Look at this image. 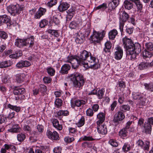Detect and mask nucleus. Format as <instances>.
I'll list each match as a JSON object with an SVG mask.
<instances>
[{"label":"nucleus","mask_w":153,"mask_h":153,"mask_svg":"<svg viewBox=\"0 0 153 153\" xmlns=\"http://www.w3.org/2000/svg\"><path fill=\"white\" fill-rule=\"evenodd\" d=\"M67 62L71 63L72 68L76 69L79 65L85 67H91L95 69L98 68V60L91 53L86 50L81 52L79 56L71 55L68 57Z\"/></svg>","instance_id":"1"},{"label":"nucleus","mask_w":153,"mask_h":153,"mask_svg":"<svg viewBox=\"0 0 153 153\" xmlns=\"http://www.w3.org/2000/svg\"><path fill=\"white\" fill-rule=\"evenodd\" d=\"M123 42L126 48L127 56L130 60L135 59L141 51L140 45L138 43L134 44L131 39H123Z\"/></svg>","instance_id":"2"},{"label":"nucleus","mask_w":153,"mask_h":153,"mask_svg":"<svg viewBox=\"0 0 153 153\" xmlns=\"http://www.w3.org/2000/svg\"><path fill=\"white\" fill-rule=\"evenodd\" d=\"M68 77L72 82L74 88L78 90L82 88L85 82L84 77L82 74L75 72L69 75Z\"/></svg>","instance_id":"3"},{"label":"nucleus","mask_w":153,"mask_h":153,"mask_svg":"<svg viewBox=\"0 0 153 153\" xmlns=\"http://www.w3.org/2000/svg\"><path fill=\"white\" fill-rule=\"evenodd\" d=\"M120 1V0H110V1L108 3V7L107 3H104L95 8V10L101 9L104 10L108 7L107 12L110 13L119 5Z\"/></svg>","instance_id":"4"},{"label":"nucleus","mask_w":153,"mask_h":153,"mask_svg":"<svg viewBox=\"0 0 153 153\" xmlns=\"http://www.w3.org/2000/svg\"><path fill=\"white\" fill-rule=\"evenodd\" d=\"M7 9L8 12L13 16L19 14L23 10V7L19 4L16 5H10L7 7Z\"/></svg>","instance_id":"5"},{"label":"nucleus","mask_w":153,"mask_h":153,"mask_svg":"<svg viewBox=\"0 0 153 153\" xmlns=\"http://www.w3.org/2000/svg\"><path fill=\"white\" fill-rule=\"evenodd\" d=\"M0 24L3 25L7 24V26L10 27L13 23L11 21L10 17L7 15L0 16Z\"/></svg>","instance_id":"6"},{"label":"nucleus","mask_w":153,"mask_h":153,"mask_svg":"<svg viewBox=\"0 0 153 153\" xmlns=\"http://www.w3.org/2000/svg\"><path fill=\"white\" fill-rule=\"evenodd\" d=\"M129 18L128 14L125 11H123L120 19L119 27L121 31L123 30L125 23L128 20Z\"/></svg>","instance_id":"7"},{"label":"nucleus","mask_w":153,"mask_h":153,"mask_svg":"<svg viewBox=\"0 0 153 153\" xmlns=\"http://www.w3.org/2000/svg\"><path fill=\"white\" fill-rule=\"evenodd\" d=\"M16 148L13 144L6 143L4 145L0 150L1 153H6L7 151H15Z\"/></svg>","instance_id":"8"},{"label":"nucleus","mask_w":153,"mask_h":153,"mask_svg":"<svg viewBox=\"0 0 153 153\" xmlns=\"http://www.w3.org/2000/svg\"><path fill=\"white\" fill-rule=\"evenodd\" d=\"M114 58L119 60L121 59L123 54V51L122 48L119 45H117L114 49Z\"/></svg>","instance_id":"9"},{"label":"nucleus","mask_w":153,"mask_h":153,"mask_svg":"<svg viewBox=\"0 0 153 153\" xmlns=\"http://www.w3.org/2000/svg\"><path fill=\"white\" fill-rule=\"evenodd\" d=\"M86 103V102L85 100H71V106L73 108H74L76 107H79Z\"/></svg>","instance_id":"10"},{"label":"nucleus","mask_w":153,"mask_h":153,"mask_svg":"<svg viewBox=\"0 0 153 153\" xmlns=\"http://www.w3.org/2000/svg\"><path fill=\"white\" fill-rule=\"evenodd\" d=\"M106 32L105 30H102L100 32L97 31L93 30V34L90 37V38H93L94 37L95 38H103L105 37Z\"/></svg>","instance_id":"11"},{"label":"nucleus","mask_w":153,"mask_h":153,"mask_svg":"<svg viewBox=\"0 0 153 153\" xmlns=\"http://www.w3.org/2000/svg\"><path fill=\"white\" fill-rule=\"evenodd\" d=\"M125 118V116L122 111H119L114 115L113 121L115 123H119L120 121H122Z\"/></svg>","instance_id":"12"},{"label":"nucleus","mask_w":153,"mask_h":153,"mask_svg":"<svg viewBox=\"0 0 153 153\" xmlns=\"http://www.w3.org/2000/svg\"><path fill=\"white\" fill-rule=\"evenodd\" d=\"M47 11L46 8L40 7L34 15V18L36 19H39L41 17L44 15Z\"/></svg>","instance_id":"13"},{"label":"nucleus","mask_w":153,"mask_h":153,"mask_svg":"<svg viewBox=\"0 0 153 153\" xmlns=\"http://www.w3.org/2000/svg\"><path fill=\"white\" fill-rule=\"evenodd\" d=\"M105 118V114L102 112H100L97 115V125L102 124L104 121Z\"/></svg>","instance_id":"14"},{"label":"nucleus","mask_w":153,"mask_h":153,"mask_svg":"<svg viewBox=\"0 0 153 153\" xmlns=\"http://www.w3.org/2000/svg\"><path fill=\"white\" fill-rule=\"evenodd\" d=\"M142 132L146 134H150L152 130V126L150 125L149 123L145 122L144 123L143 126Z\"/></svg>","instance_id":"15"},{"label":"nucleus","mask_w":153,"mask_h":153,"mask_svg":"<svg viewBox=\"0 0 153 153\" xmlns=\"http://www.w3.org/2000/svg\"><path fill=\"white\" fill-rule=\"evenodd\" d=\"M30 65V63L27 61L21 60L16 65V67L18 68H21L23 67H27Z\"/></svg>","instance_id":"16"},{"label":"nucleus","mask_w":153,"mask_h":153,"mask_svg":"<svg viewBox=\"0 0 153 153\" xmlns=\"http://www.w3.org/2000/svg\"><path fill=\"white\" fill-rule=\"evenodd\" d=\"M47 134L48 137L52 139L57 140L59 139V134L56 131H54L52 132L49 130H48Z\"/></svg>","instance_id":"17"},{"label":"nucleus","mask_w":153,"mask_h":153,"mask_svg":"<svg viewBox=\"0 0 153 153\" xmlns=\"http://www.w3.org/2000/svg\"><path fill=\"white\" fill-rule=\"evenodd\" d=\"M97 131L99 133L102 135H105L107 133V129L105 125H97Z\"/></svg>","instance_id":"18"},{"label":"nucleus","mask_w":153,"mask_h":153,"mask_svg":"<svg viewBox=\"0 0 153 153\" xmlns=\"http://www.w3.org/2000/svg\"><path fill=\"white\" fill-rule=\"evenodd\" d=\"M153 65V60L151 63L147 62H142L139 64L138 66V68L140 70H143L146 69L149 67Z\"/></svg>","instance_id":"19"},{"label":"nucleus","mask_w":153,"mask_h":153,"mask_svg":"<svg viewBox=\"0 0 153 153\" xmlns=\"http://www.w3.org/2000/svg\"><path fill=\"white\" fill-rule=\"evenodd\" d=\"M27 41L26 39H16L15 45L21 48L27 45Z\"/></svg>","instance_id":"20"},{"label":"nucleus","mask_w":153,"mask_h":153,"mask_svg":"<svg viewBox=\"0 0 153 153\" xmlns=\"http://www.w3.org/2000/svg\"><path fill=\"white\" fill-rule=\"evenodd\" d=\"M70 6V4L66 2H62L58 7V9L60 12H63L67 10Z\"/></svg>","instance_id":"21"},{"label":"nucleus","mask_w":153,"mask_h":153,"mask_svg":"<svg viewBox=\"0 0 153 153\" xmlns=\"http://www.w3.org/2000/svg\"><path fill=\"white\" fill-rule=\"evenodd\" d=\"M9 126L10 128L8 130L9 132L16 133L19 132L20 131V127L18 125L15 124H10Z\"/></svg>","instance_id":"22"},{"label":"nucleus","mask_w":153,"mask_h":153,"mask_svg":"<svg viewBox=\"0 0 153 153\" xmlns=\"http://www.w3.org/2000/svg\"><path fill=\"white\" fill-rule=\"evenodd\" d=\"M25 75L24 74H16L15 76V82L19 83H21L24 82Z\"/></svg>","instance_id":"23"},{"label":"nucleus","mask_w":153,"mask_h":153,"mask_svg":"<svg viewBox=\"0 0 153 153\" xmlns=\"http://www.w3.org/2000/svg\"><path fill=\"white\" fill-rule=\"evenodd\" d=\"M70 68L71 67L69 65L65 64L61 67L60 72L63 74H67L68 71L70 70Z\"/></svg>","instance_id":"24"},{"label":"nucleus","mask_w":153,"mask_h":153,"mask_svg":"<svg viewBox=\"0 0 153 153\" xmlns=\"http://www.w3.org/2000/svg\"><path fill=\"white\" fill-rule=\"evenodd\" d=\"M143 58L145 60L149 61L150 58L152 56V53L145 49L143 51Z\"/></svg>","instance_id":"25"},{"label":"nucleus","mask_w":153,"mask_h":153,"mask_svg":"<svg viewBox=\"0 0 153 153\" xmlns=\"http://www.w3.org/2000/svg\"><path fill=\"white\" fill-rule=\"evenodd\" d=\"M12 64L13 63L10 60L2 61L0 62V68H7L11 66Z\"/></svg>","instance_id":"26"},{"label":"nucleus","mask_w":153,"mask_h":153,"mask_svg":"<svg viewBox=\"0 0 153 153\" xmlns=\"http://www.w3.org/2000/svg\"><path fill=\"white\" fill-rule=\"evenodd\" d=\"M131 1L130 0H125L124 1L123 5L126 9L130 10L132 8L133 4Z\"/></svg>","instance_id":"27"},{"label":"nucleus","mask_w":153,"mask_h":153,"mask_svg":"<svg viewBox=\"0 0 153 153\" xmlns=\"http://www.w3.org/2000/svg\"><path fill=\"white\" fill-rule=\"evenodd\" d=\"M53 126L58 130H61L62 129V125L59 124V122L56 119H53L52 121Z\"/></svg>","instance_id":"28"},{"label":"nucleus","mask_w":153,"mask_h":153,"mask_svg":"<svg viewBox=\"0 0 153 153\" xmlns=\"http://www.w3.org/2000/svg\"><path fill=\"white\" fill-rule=\"evenodd\" d=\"M111 46V43L109 41H107L105 44V47L103 49V51L105 53H110Z\"/></svg>","instance_id":"29"},{"label":"nucleus","mask_w":153,"mask_h":153,"mask_svg":"<svg viewBox=\"0 0 153 153\" xmlns=\"http://www.w3.org/2000/svg\"><path fill=\"white\" fill-rule=\"evenodd\" d=\"M25 92V89L24 88H17L15 87L13 93L15 95H19L23 94Z\"/></svg>","instance_id":"30"},{"label":"nucleus","mask_w":153,"mask_h":153,"mask_svg":"<svg viewBox=\"0 0 153 153\" xmlns=\"http://www.w3.org/2000/svg\"><path fill=\"white\" fill-rule=\"evenodd\" d=\"M146 99L145 98L141 97L138 100L137 105L140 108H142V106H144L146 105Z\"/></svg>","instance_id":"31"},{"label":"nucleus","mask_w":153,"mask_h":153,"mask_svg":"<svg viewBox=\"0 0 153 153\" xmlns=\"http://www.w3.org/2000/svg\"><path fill=\"white\" fill-rule=\"evenodd\" d=\"M22 55V54L21 51H16L15 53L10 55L9 56L10 58L17 59L21 56Z\"/></svg>","instance_id":"32"},{"label":"nucleus","mask_w":153,"mask_h":153,"mask_svg":"<svg viewBox=\"0 0 153 153\" xmlns=\"http://www.w3.org/2000/svg\"><path fill=\"white\" fill-rule=\"evenodd\" d=\"M118 34V32L116 29H113L108 33L109 38H115Z\"/></svg>","instance_id":"33"},{"label":"nucleus","mask_w":153,"mask_h":153,"mask_svg":"<svg viewBox=\"0 0 153 153\" xmlns=\"http://www.w3.org/2000/svg\"><path fill=\"white\" fill-rule=\"evenodd\" d=\"M128 129L125 128H123L120 130L119 132V135L121 137H126L128 134Z\"/></svg>","instance_id":"34"},{"label":"nucleus","mask_w":153,"mask_h":153,"mask_svg":"<svg viewBox=\"0 0 153 153\" xmlns=\"http://www.w3.org/2000/svg\"><path fill=\"white\" fill-rule=\"evenodd\" d=\"M47 31L48 33L55 37H58L59 36L60 34L58 33V30L49 29L47 30Z\"/></svg>","instance_id":"35"},{"label":"nucleus","mask_w":153,"mask_h":153,"mask_svg":"<svg viewBox=\"0 0 153 153\" xmlns=\"http://www.w3.org/2000/svg\"><path fill=\"white\" fill-rule=\"evenodd\" d=\"M145 86V88L147 90L151 92L153 91V83L150 82L149 83H145L143 85Z\"/></svg>","instance_id":"36"},{"label":"nucleus","mask_w":153,"mask_h":153,"mask_svg":"<svg viewBox=\"0 0 153 153\" xmlns=\"http://www.w3.org/2000/svg\"><path fill=\"white\" fill-rule=\"evenodd\" d=\"M7 108L13 110L17 112H19L21 109V108L20 107L13 105L10 104H8L7 105Z\"/></svg>","instance_id":"37"},{"label":"nucleus","mask_w":153,"mask_h":153,"mask_svg":"<svg viewBox=\"0 0 153 153\" xmlns=\"http://www.w3.org/2000/svg\"><path fill=\"white\" fill-rule=\"evenodd\" d=\"M95 139L93 138L92 136L85 135L81 137L79 140L80 141H93Z\"/></svg>","instance_id":"38"},{"label":"nucleus","mask_w":153,"mask_h":153,"mask_svg":"<svg viewBox=\"0 0 153 153\" xmlns=\"http://www.w3.org/2000/svg\"><path fill=\"white\" fill-rule=\"evenodd\" d=\"M85 123V118L84 117L82 116L79 121L76 123L77 126L80 127L83 126Z\"/></svg>","instance_id":"39"},{"label":"nucleus","mask_w":153,"mask_h":153,"mask_svg":"<svg viewBox=\"0 0 153 153\" xmlns=\"http://www.w3.org/2000/svg\"><path fill=\"white\" fill-rule=\"evenodd\" d=\"M57 0H50L47 4V5L49 8H51L57 4Z\"/></svg>","instance_id":"40"},{"label":"nucleus","mask_w":153,"mask_h":153,"mask_svg":"<svg viewBox=\"0 0 153 153\" xmlns=\"http://www.w3.org/2000/svg\"><path fill=\"white\" fill-rule=\"evenodd\" d=\"M105 91L104 89L102 88L97 91V95L99 99H101L103 98Z\"/></svg>","instance_id":"41"},{"label":"nucleus","mask_w":153,"mask_h":153,"mask_svg":"<svg viewBox=\"0 0 153 153\" xmlns=\"http://www.w3.org/2000/svg\"><path fill=\"white\" fill-rule=\"evenodd\" d=\"M131 149L130 145L128 143H125L124 144L122 148V150L124 152H127Z\"/></svg>","instance_id":"42"},{"label":"nucleus","mask_w":153,"mask_h":153,"mask_svg":"<svg viewBox=\"0 0 153 153\" xmlns=\"http://www.w3.org/2000/svg\"><path fill=\"white\" fill-rule=\"evenodd\" d=\"M26 138L25 135L23 133H21L17 135V138L18 140L20 142L23 141Z\"/></svg>","instance_id":"43"},{"label":"nucleus","mask_w":153,"mask_h":153,"mask_svg":"<svg viewBox=\"0 0 153 153\" xmlns=\"http://www.w3.org/2000/svg\"><path fill=\"white\" fill-rule=\"evenodd\" d=\"M2 81L4 84L10 83L11 81L10 76L8 75H5L3 77Z\"/></svg>","instance_id":"44"},{"label":"nucleus","mask_w":153,"mask_h":153,"mask_svg":"<svg viewBox=\"0 0 153 153\" xmlns=\"http://www.w3.org/2000/svg\"><path fill=\"white\" fill-rule=\"evenodd\" d=\"M150 146V142L149 141H146L143 143V145L141 148L144 150H148Z\"/></svg>","instance_id":"45"},{"label":"nucleus","mask_w":153,"mask_h":153,"mask_svg":"<svg viewBox=\"0 0 153 153\" xmlns=\"http://www.w3.org/2000/svg\"><path fill=\"white\" fill-rule=\"evenodd\" d=\"M132 97L135 100L140 99L141 97V93L138 92H133L132 93Z\"/></svg>","instance_id":"46"},{"label":"nucleus","mask_w":153,"mask_h":153,"mask_svg":"<svg viewBox=\"0 0 153 153\" xmlns=\"http://www.w3.org/2000/svg\"><path fill=\"white\" fill-rule=\"evenodd\" d=\"M130 107L128 105H124L120 107V110L121 111H129L130 110Z\"/></svg>","instance_id":"47"},{"label":"nucleus","mask_w":153,"mask_h":153,"mask_svg":"<svg viewBox=\"0 0 153 153\" xmlns=\"http://www.w3.org/2000/svg\"><path fill=\"white\" fill-rule=\"evenodd\" d=\"M48 24V21L46 19H44L42 20L39 23V26L41 28L45 27Z\"/></svg>","instance_id":"48"},{"label":"nucleus","mask_w":153,"mask_h":153,"mask_svg":"<svg viewBox=\"0 0 153 153\" xmlns=\"http://www.w3.org/2000/svg\"><path fill=\"white\" fill-rule=\"evenodd\" d=\"M102 39H88V41L91 43H93L96 44L97 43H100Z\"/></svg>","instance_id":"49"},{"label":"nucleus","mask_w":153,"mask_h":153,"mask_svg":"<svg viewBox=\"0 0 153 153\" xmlns=\"http://www.w3.org/2000/svg\"><path fill=\"white\" fill-rule=\"evenodd\" d=\"M56 107L59 108L61 106L62 104V101L61 99H56L55 102Z\"/></svg>","instance_id":"50"},{"label":"nucleus","mask_w":153,"mask_h":153,"mask_svg":"<svg viewBox=\"0 0 153 153\" xmlns=\"http://www.w3.org/2000/svg\"><path fill=\"white\" fill-rule=\"evenodd\" d=\"M47 70L48 73L49 75L53 76L54 75L55 70L53 68L51 67L48 68H47Z\"/></svg>","instance_id":"51"},{"label":"nucleus","mask_w":153,"mask_h":153,"mask_svg":"<svg viewBox=\"0 0 153 153\" xmlns=\"http://www.w3.org/2000/svg\"><path fill=\"white\" fill-rule=\"evenodd\" d=\"M146 48L148 50L152 51L153 50V44L151 42L146 43L145 44Z\"/></svg>","instance_id":"52"},{"label":"nucleus","mask_w":153,"mask_h":153,"mask_svg":"<svg viewBox=\"0 0 153 153\" xmlns=\"http://www.w3.org/2000/svg\"><path fill=\"white\" fill-rule=\"evenodd\" d=\"M86 114L88 116L92 117L94 115V113L92 109L89 108L86 111Z\"/></svg>","instance_id":"53"},{"label":"nucleus","mask_w":153,"mask_h":153,"mask_svg":"<svg viewBox=\"0 0 153 153\" xmlns=\"http://www.w3.org/2000/svg\"><path fill=\"white\" fill-rule=\"evenodd\" d=\"M110 144L114 147H116L118 146V143L113 139H111L109 141Z\"/></svg>","instance_id":"54"},{"label":"nucleus","mask_w":153,"mask_h":153,"mask_svg":"<svg viewBox=\"0 0 153 153\" xmlns=\"http://www.w3.org/2000/svg\"><path fill=\"white\" fill-rule=\"evenodd\" d=\"M39 91L41 92H44L46 91L47 88L46 86L43 85H40L39 88Z\"/></svg>","instance_id":"55"},{"label":"nucleus","mask_w":153,"mask_h":153,"mask_svg":"<svg viewBox=\"0 0 153 153\" xmlns=\"http://www.w3.org/2000/svg\"><path fill=\"white\" fill-rule=\"evenodd\" d=\"M77 25V23L74 21L71 22L69 25V27L71 29H75Z\"/></svg>","instance_id":"56"},{"label":"nucleus","mask_w":153,"mask_h":153,"mask_svg":"<svg viewBox=\"0 0 153 153\" xmlns=\"http://www.w3.org/2000/svg\"><path fill=\"white\" fill-rule=\"evenodd\" d=\"M144 120L143 118H140L137 122L138 126L143 127L144 125Z\"/></svg>","instance_id":"57"},{"label":"nucleus","mask_w":153,"mask_h":153,"mask_svg":"<svg viewBox=\"0 0 153 153\" xmlns=\"http://www.w3.org/2000/svg\"><path fill=\"white\" fill-rule=\"evenodd\" d=\"M7 33L4 31H0V38H7Z\"/></svg>","instance_id":"58"},{"label":"nucleus","mask_w":153,"mask_h":153,"mask_svg":"<svg viewBox=\"0 0 153 153\" xmlns=\"http://www.w3.org/2000/svg\"><path fill=\"white\" fill-rule=\"evenodd\" d=\"M92 108L93 111L96 112L98 111L99 108V106L97 104H94L92 105Z\"/></svg>","instance_id":"59"},{"label":"nucleus","mask_w":153,"mask_h":153,"mask_svg":"<svg viewBox=\"0 0 153 153\" xmlns=\"http://www.w3.org/2000/svg\"><path fill=\"white\" fill-rule=\"evenodd\" d=\"M118 84L119 85V86L121 88H124L126 87L125 82L122 80L118 81Z\"/></svg>","instance_id":"60"},{"label":"nucleus","mask_w":153,"mask_h":153,"mask_svg":"<svg viewBox=\"0 0 153 153\" xmlns=\"http://www.w3.org/2000/svg\"><path fill=\"white\" fill-rule=\"evenodd\" d=\"M117 102L116 100L114 101L111 104L110 107L111 108V110L112 111H114L115 108L117 105Z\"/></svg>","instance_id":"61"},{"label":"nucleus","mask_w":153,"mask_h":153,"mask_svg":"<svg viewBox=\"0 0 153 153\" xmlns=\"http://www.w3.org/2000/svg\"><path fill=\"white\" fill-rule=\"evenodd\" d=\"M7 120L6 117L3 115H0V124L5 122Z\"/></svg>","instance_id":"62"},{"label":"nucleus","mask_w":153,"mask_h":153,"mask_svg":"<svg viewBox=\"0 0 153 153\" xmlns=\"http://www.w3.org/2000/svg\"><path fill=\"white\" fill-rule=\"evenodd\" d=\"M51 79L49 77H45L43 78V80L45 83H49L51 81Z\"/></svg>","instance_id":"63"},{"label":"nucleus","mask_w":153,"mask_h":153,"mask_svg":"<svg viewBox=\"0 0 153 153\" xmlns=\"http://www.w3.org/2000/svg\"><path fill=\"white\" fill-rule=\"evenodd\" d=\"M62 149L60 147H57L53 149V152L55 153H61Z\"/></svg>","instance_id":"64"}]
</instances>
